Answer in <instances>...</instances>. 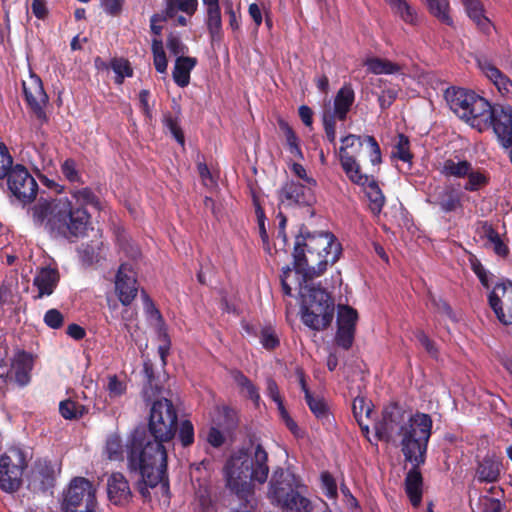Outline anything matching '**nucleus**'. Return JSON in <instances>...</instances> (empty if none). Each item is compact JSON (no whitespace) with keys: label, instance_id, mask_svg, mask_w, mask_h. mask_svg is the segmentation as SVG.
Listing matches in <instances>:
<instances>
[{"label":"nucleus","instance_id":"1","mask_svg":"<svg viewBox=\"0 0 512 512\" xmlns=\"http://www.w3.org/2000/svg\"><path fill=\"white\" fill-rule=\"evenodd\" d=\"M143 373L146 379L142 390V397L147 405H150L147 429L137 427L129 435L126 448L131 450L133 445H140L145 454H151L150 450L158 451L161 458L167 459V451L164 443L174 439L178 427V413L168 398L162 397L163 386L159 377L155 376L153 364L145 361Z\"/></svg>","mask_w":512,"mask_h":512},{"label":"nucleus","instance_id":"2","mask_svg":"<svg viewBox=\"0 0 512 512\" xmlns=\"http://www.w3.org/2000/svg\"><path fill=\"white\" fill-rule=\"evenodd\" d=\"M341 253V244L333 233L310 232L303 225L294 241L293 269L308 282L322 275L329 264L336 263Z\"/></svg>","mask_w":512,"mask_h":512},{"label":"nucleus","instance_id":"3","mask_svg":"<svg viewBox=\"0 0 512 512\" xmlns=\"http://www.w3.org/2000/svg\"><path fill=\"white\" fill-rule=\"evenodd\" d=\"M33 222L54 237L70 242L84 237L91 224V215L84 207H74L68 198L46 200L41 198L31 208Z\"/></svg>","mask_w":512,"mask_h":512},{"label":"nucleus","instance_id":"4","mask_svg":"<svg viewBox=\"0 0 512 512\" xmlns=\"http://www.w3.org/2000/svg\"><path fill=\"white\" fill-rule=\"evenodd\" d=\"M432 426L433 421L429 414L417 412L407 417L398 404H392L384 408L382 419L376 425V436L380 441L386 442L400 436L401 451L404 454L406 445L411 451L419 450L423 445L428 447Z\"/></svg>","mask_w":512,"mask_h":512},{"label":"nucleus","instance_id":"5","mask_svg":"<svg viewBox=\"0 0 512 512\" xmlns=\"http://www.w3.org/2000/svg\"><path fill=\"white\" fill-rule=\"evenodd\" d=\"M140 445H133L131 450L127 449V469L130 473H138L141 476L136 488L140 495L147 499L150 497V488L156 487L159 483L168 487L167 459L161 458V454L151 448V454H145Z\"/></svg>","mask_w":512,"mask_h":512},{"label":"nucleus","instance_id":"6","mask_svg":"<svg viewBox=\"0 0 512 512\" xmlns=\"http://www.w3.org/2000/svg\"><path fill=\"white\" fill-rule=\"evenodd\" d=\"M301 320L310 329H327L334 318V299L326 289L314 284H305L300 288Z\"/></svg>","mask_w":512,"mask_h":512},{"label":"nucleus","instance_id":"7","mask_svg":"<svg viewBox=\"0 0 512 512\" xmlns=\"http://www.w3.org/2000/svg\"><path fill=\"white\" fill-rule=\"evenodd\" d=\"M445 99L450 109L472 128L477 129L478 123L488 112L490 102L472 90L451 87L445 91Z\"/></svg>","mask_w":512,"mask_h":512},{"label":"nucleus","instance_id":"8","mask_svg":"<svg viewBox=\"0 0 512 512\" xmlns=\"http://www.w3.org/2000/svg\"><path fill=\"white\" fill-rule=\"evenodd\" d=\"M97 506L96 488L84 478H73L63 493L61 509L63 512H90Z\"/></svg>","mask_w":512,"mask_h":512},{"label":"nucleus","instance_id":"9","mask_svg":"<svg viewBox=\"0 0 512 512\" xmlns=\"http://www.w3.org/2000/svg\"><path fill=\"white\" fill-rule=\"evenodd\" d=\"M493 129L499 144L505 148L512 147V106L490 103L488 112L478 123L477 130L483 132Z\"/></svg>","mask_w":512,"mask_h":512},{"label":"nucleus","instance_id":"10","mask_svg":"<svg viewBox=\"0 0 512 512\" xmlns=\"http://www.w3.org/2000/svg\"><path fill=\"white\" fill-rule=\"evenodd\" d=\"M27 467L24 451L12 446L0 456V488L5 492H15L21 486V478Z\"/></svg>","mask_w":512,"mask_h":512},{"label":"nucleus","instance_id":"11","mask_svg":"<svg viewBox=\"0 0 512 512\" xmlns=\"http://www.w3.org/2000/svg\"><path fill=\"white\" fill-rule=\"evenodd\" d=\"M339 161L347 178L355 185L364 186L368 175L363 173L355 154L359 153L365 144L363 136L348 134L340 139Z\"/></svg>","mask_w":512,"mask_h":512},{"label":"nucleus","instance_id":"12","mask_svg":"<svg viewBox=\"0 0 512 512\" xmlns=\"http://www.w3.org/2000/svg\"><path fill=\"white\" fill-rule=\"evenodd\" d=\"M10 197L23 206L31 204L37 197L39 186L29 170L20 163L14 165L5 177Z\"/></svg>","mask_w":512,"mask_h":512},{"label":"nucleus","instance_id":"13","mask_svg":"<svg viewBox=\"0 0 512 512\" xmlns=\"http://www.w3.org/2000/svg\"><path fill=\"white\" fill-rule=\"evenodd\" d=\"M428 447L423 445L419 450L411 451L409 446L406 445V449L404 450V459L406 462L411 463L412 467L407 472L404 485L405 492L412 504L413 507H418L422 501L423 495V477L420 472V467L426 461Z\"/></svg>","mask_w":512,"mask_h":512},{"label":"nucleus","instance_id":"14","mask_svg":"<svg viewBox=\"0 0 512 512\" xmlns=\"http://www.w3.org/2000/svg\"><path fill=\"white\" fill-rule=\"evenodd\" d=\"M488 303L501 324L512 325V281L498 282L488 295Z\"/></svg>","mask_w":512,"mask_h":512},{"label":"nucleus","instance_id":"15","mask_svg":"<svg viewBox=\"0 0 512 512\" xmlns=\"http://www.w3.org/2000/svg\"><path fill=\"white\" fill-rule=\"evenodd\" d=\"M313 186L294 180L285 181L277 191L279 205L284 207H306L315 202Z\"/></svg>","mask_w":512,"mask_h":512},{"label":"nucleus","instance_id":"16","mask_svg":"<svg viewBox=\"0 0 512 512\" xmlns=\"http://www.w3.org/2000/svg\"><path fill=\"white\" fill-rule=\"evenodd\" d=\"M115 293L123 306H129L138 294L137 273L128 263H122L115 275Z\"/></svg>","mask_w":512,"mask_h":512},{"label":"nucleus","instance_id":"17","mask_svg":"<svg viewBox=\"0 0 512 512\" xmlns=\"http://www.w3.org/2000/svg\"><path fill=\"white\" fill-rule=\"evenodd\" d=\"M23 93L25 101L40 124L47 123L49 118L45 111L49 98L46 94L43 83L38 76L32 77L29 85L23 82Z\"/></svg>","mask_w":512,"mask_h":512},{"label":"nucleus","instance_id":"18","mask_svg":"<svg viewBox=\"0 0 512 512\" xmlns=\"http://www.w3.org/2000/svg\"><path fill=\"white\" fill-rule=\"evenodd\" d=\"M295 475L282 467H276L271 475L267 496L273 505H277L296 490Z\"/></svg>","mask_w":512,"mask_h":512},{"label":"nucleus","instance_id":"19","mask_svg":"<svg viewBox=\"0 0 512 512\" xmlns=\"http://www.w3.org/2000/svg\"><path fill=\"white\" fill-rule=\"evenodd\" d=\"M56 482V471L47 459L35 461L28 476V488L34 492H47L54 488Z\"/></svg>","mask_w":512,"mask_h":512},{"label":"nucleus","instance_id":"20","mask_svg":"<svg viewBox=\"0 0 512 512\" xmlns=\"http://www.w3.org/2000/svg\"><path fill=\"white\" fill-rule=\"evenodd\" d=\"M463 196V192L450 184L437 187L427 201L438 207L441 212L448 214L463 209Z\"/></svg>","mask_w":512,"mask_h":512},{"label":"nucleus","instance_id":"21","mask_svg":"<svg viewBox=\"0 0 512 512\" xmlns=\"http://www.w3.org/2000/svg\"><path fill=\"white\" fill-rule=\"evenodd\" d=\"M109 501L116 506H125L132 500V491L126 477L120 472L112 473L107 479Z\"/></svg>","mask_w":512,"mask_h":512},{"label":"nucleus","instance_id":"22","mask_svg":"<svg viewBox=\"0 0 512 512\" xmlns=\"http://www.w3.org/2000/svg\"><path fill=\"white\" fill-rule=\"evenodd\" d=\"M477 65L481 72L495 85L498 92L505 98H512V81L500 69H498L487 58L477 60Z\"/></svg>","mask_w":512,"mask_h":512},{"label":"nucleus","instance_id":"23","mask_svg":"<svg viewBox=\"0 0 512 512\" xmlns=\"http://www.w3.org/2000/svg\"><path fill=\"white\" fill-rule=\"evenodd\" d=\"M60 281L59 270L55 267L46 266L37 270L33 279V286L38 290L34 300L42 299L54 293Z\"/></svg>","mask_w":512,"mask_h":512},{"label":"nucleus","instance_id":"24","mask_svg":"<svg viewBox=\"0 0 512 512\" xmlns=\"http://www.w3.org/2000/svg\"><path fill=\"white\" fill-rule=\"evenodd\" d=\"M502 461L494 453H487L477 462L476 478L480 483H495L500 479Z\"/></svg>","mask_w":512,"mask_h":512},{"label":"nucleus","instance_id":"25","mask_svg":"<svg viewBox=\"0 0 512 512\" xmlns=\"http://www.w3.org/2000/svg\"><path fill=\"white\" fill-rule=\"evenodd\" d=\"M477 233L482 239H486L484 247L492 249L493 252L502 258L509 255L508 245L501 239L497 230L488 221H480Z\"/></svg>","mask_w":512,"mask_h":512},{"label":"nucleus","instance_id":"26","mask_svg":"<svg viewBox=\"0 0 512 512\" xmlns=\"http://www.w3.org/2000/svg\"><path fill=\"white\" fill-rule=\"evenodd\" d=\"M14 371L15 382L24 387L29 384L31 380V371L33 369V357L26 351H20L16 354L11 364V368Z\"/></svg>","mask_w":512,"mask_h":512},{"label":"nucleus","instance_id":"27","mask_svg":"<svg viewBox=\"0 0 512 512\" xmlns=\"http://www.w3.org/2000/svg\"><path fill=\"white\" fill-rule=\"evenodd\" d=\"M355 101V92L351 84H344L336 93L333 111L339 121H345Z\"/></svg>","mask_w":512,"mask_h":512},{"label":"nucleus","instance_id":"28","mask_svg":"<svg viewBox=\"0 0 512 512\" xmlns=\"http://www.w3.org/2000/svg\"><path fill=\"white\" fill-rule=\"evenodd\" d=\"M197 65V59L189 56H178L175 60L172 76L174 82L181 88L190 83V73Z\"/></svg>","mask_w":512,"mask_h":512},{"label":"nucleus","instance_id":"29","mask_svg":"<svg viewBox=\"0 0 512 512\" xmlns=\"http://www.w3.org/2000/svg\"><path fill=\"white\" fill-rule=\"evenodd\" d=\"M363 187L365 188V194L369 200L371 212L374 215L380 214L386 203V198L379 187L378 181L373 175H368V180Z\"/></svg>","mask_w":512,"mask_h":512},{"label":"nucleus","instance_id":"30","mask_svg":"<svg viewBox=\"0 0 512 512\" xmlns=\"http://www.w3.org/2000/svg\"><path fill=\"white\" fill-rule=\"evenodd\" d=\"M70 195L73 201L74 207H92L93 209L100 211L102 209V203L100 198L94 193L90 187L75 188L70 191Z\"/></svg>","mask_w":512,"mask_h":512},{"label":"nucleus","instance_id":"31","mask_svg":"<svg viewBox=\"0 0 512 512\" xmlns=\"http://www.w3.org/2000/svg\"><path fill=\"white\" fill-rule=\"evenodd\" d=\"M472 165L466 159L455 161L452 158L445 159L439 166V173L446 178H465Z\"/></svg>","mask_w":512,"mask_h":512},{"label":"nucleus","instance_id":"32","mask_svg":"<svg viewBox=\"0 0 512 512\" xmlns=\"http://www.w3.org/2000/svg\"><path fill=\"white\" fill-rule=\"evenodd\" d=\"M205 25L211 43L221 42L223 39L221 8L206 10Z\"/></svg>","mask_w":512,"mask_h":512},{"label":"nucleus","instance_id":"33","mask_svg":"<svg viewBox=\"0 0 512 512\" xmlns=\"http://www.w3.org/2000/svg\"><path fill=\"white\" fill-rule=\"evenodd\" d=\"M468 17L482 30L490 28V21L484 15L483 5L479 0H462Z\"/></svg>","mask_w":512,"mask_h":512},{"label":"nucleus","instance_id":"34","mask_svg":"<svg viewBox=\"0 0 512 512\" xmlns=\"http://www.w3.org/2000/svg\"><path fill=\"white\" fill-rule=\"evenodd\" d=\"M285 512H311L312 505L309 499L302 496L297 490L277 504Z\"/></svg>","mask_w":512,"mask_h":512},{"label":"nucleus","instance_id":"35","mask_svg":"<svg viewBox=\"0 0 512 512\" xmlns=\"http://www.w3.org/2000/svg\"><path fill=\"white\" fill-rule=\"evenodd\" d=\"M467 181L463 188L467 192H477L486 187L490 182L489 174L483 169H474L470 166L469 172L466 175Z\"/></svg>","mask_w":512,"mask_h":512},{"label":"nucleus","instance_id":"36","mask_svg":"<svg viewBox=\"0 0 512 512\" xmlns=\"http://www.w3.org/2000/svg\"><path fill=\"white\" fill-rule=\"evenodd\" d=\"M230 375L238 387L247 393V396L254 402L256 406L259 405L260 394L256 385L239 369L230 371Z\"/></svg>","mask_w":512,"mask_h":512},{"label":"nucleus","instance_id":"37","mask_svg":"<svg viewBox=\"0 0 512 512\" xmlns=\"http://www.w3.org/2000/svg\"><path fill=\"white\" fill-rule=\"evenodd\" d=\"M394 14L398 15L405 23L416 25L418 17L416 10L406 0H385Z\"/></svg>","mask_w":512,"mask_h":512},{"label":"nucleus","instance_id":"38","mask_svg":"<svg viewBox=\"0 0 512 512\" xmlns=\"http://www.w3.org/2000/svg\"><path fill=\"white\" fill-rule=\"evenodd\" d=\"M279 129L283 132L285 138H286V144L288 146L289 152L299 158L303 159L304 155L301 150L300 144H299V138L294 132L293 128L289 125V123L284 120L283 118H279L277 120Z\"/></svg>","mask_w":512,"mask_h":512},{"label":"nucleus","instance_id":"39","mask_svg":"<svg viewBox=\"0 0 512 512\" xmlns=\"http://www.w3.org/2000/svg\"><path fill=\"white\" fill-rule=\"evenodd\" d=\"M366 66L369 72L380 75V74H396L401 71V66L388 59L383 58H370L366 61Z\"/></svg>","mask_w":512,"mask_h":512},{"label":"nucleus","instance_id":"40","mask_svg":"<svg viewBox=\"0 0 512 512\" xmlns=\"http://www.w3.org/2000/svg\"><path fill=\"white\" fill-rule=\"evenodd\" d=\"M59 413L66 420H77L88 413V408L72 399H65L59 403Z\"/></svg>","mask_w":512,"mask_h":512},{"label":"nucleus","instance_id":"41","mask_svg":"<svg viewBox=\"0 0 512 512\" xmlns=\"http://www.w3.org/2000/svg\"><path fill=\"white\" fill-rule=\"evenodd\" d=\"M105 451L111 461H123L124 453L127 454L126 445H123L122 439L117 434L110 435L106 440Z\"/></svg>","mask_w":512,"mask_h":512},{"label":"nucleus","instance_id":"42","mask_svg":"<svg viewBox=\"0 0 512 512\" xmlns=\"http://www.w3.org/2000/svg\"><path fill=\"white\" fill-rule=\"evenodd\" d=\"M110 68L114 71L115 83L123 84L125 78H130L134 74V70L128 59L123 57H114L110 61Z\"/></svg>","mask_w":512,"mask_h":512},{"label":"nucleus","instance_id":"43","mask_svg":"<svg viewBox=\"0 0 512 512\" xmlns=\"http://www.w3.org/2000/svg\"><path fill=\"white\" fill-rule=\"evenodd\" d=\"M429 12L440 22L448 26H453L454 22L449 15L448 0H427Z\"/></svg>","mask_w":512,"mask_h":512},{"label":"nucleus","instance_id":"44","mask_svg":"<svg viewBox=\"0 0 512 512\" xmlns=\"http://www.w3.org/2000/svg\"><path fill=\"white\" fill-rule=\"evenodd\" d=\"M358 321V312L356 309L348 305H339L337 327L348 328L356 331Z\"/></svg>","mask_w":512,"mask_h":512},{"label":"nucleus","instance_id":"45","mask_svg":"<svg viewBox=\"0 0 512 512\" xmlns=\"http://www.w3.org/2000/svg\"><path fill=\"white\" fill-rule=\"evenodd\" d=\"M306 403L314 416L321 421H329V408L323 398H315L312 394L305 397Z\"/></svg>","mask_w":512,"mask_h":512},{"label":"nucleus","instance_id":"46","mask_svg":"<svg viewBox=\"0 0 512 512\" xmlns=\"http://www.w3.org/2000/svg\"><path fill=\"white\" fill-rule=\"evenodd\" d=\"M258 337L262 347L268 351H273L280 346V338L270 325L262 327Z\"/></svg>","mask_w":512,"mask_h":512},{"label":"nucleus","instance_id":"47","mask_svg":"<svg viewBox=\"0 0 512 512\" xmlns=\"http://www.w3.org/2000/svg\"><path fill=\"white\" fill-rule=\"evenodd\" d=\"M163 125L170 132L173 138L179 143L182 147L185 145V136L184 132L180 126L178 117L173 116L171 113H166L163 115Z\"/></svg>","mask_w":512,"mask_h":512},{"label":"nucleus","instance_id":"48","mask_svg":"<svg viewBox=\"0 0 512 512\" xmlns=\"http://www.w3.org/2000/svg\"><path fill=\"white\" fill-rule=\"evenodd\" d=\"M60 170L65 179L71 184H84L78 165L73 158H67L64 160L61 164Z\"/></svg>","mask_w":512,"mask_h":512},{"label":"nucleus","instance_id":"49","mask_svg":"<svg viewBox=\"0 0 512 512\" xmlns=\"http://www.w3.org/2000/svg\"><path fill=\"white\" fill-rule=\"evenodd\" d=\"M393 156L403 162H412L413 154L410 152V141L405 134L398 135V141L395 145Z\"/></svg>","mask_w":512,"mask_h":512},{"label":"nucleus","instance_id":"50","mask_svg":"<svg viewBox=\"0 0 512 512\" xmlns=\"http://www.w3.org/2000/svg\"><path fill=\"white\" fill-rule=\"evenodd\" d=\"M178 431V439L183 447H189L194 443V426L190 420H183Z\"/></svg>","mask_w":512,"mask_h":512},{"label":"nucleus","instance_id":"51","mask_svg":"<svg viewBox=\"0 0 512 512\" xmlns=\"http://www.w3.org/2000/svg\"><path fill=\"white\" fill-rule=\"evenodd\" d=\"M365 145L369 152V159L373 166H377L382 162L381 149L374 136H363Z\"/></svg>","mask_w":512,"mask_h":512},{"label":"nucleus","instance_id":"52","mask_svg":"<svg viewBox=\"0 0 512 512\" xmlns=\"http://www.w3.org/2000/svg\"><path fill=\"white\" fill-rule=\"evenodd\" d=\"M14 165L9 149L3 142H0V180L5 179Z\"/></svg>","mask_w":512,"mask_h":512},{"label":"nucleus","instance_id":"53","mask_svg":"<svg viewBox=\"0 0 512 512\" xmlns=\"http://www.w3.org/2000/svg\"><path fill=\"white\" fill-rule=\"evenodd\" d=\"M355 332L356 331L350 330L348 328L337 327L335 334L336 344L344 350H349L353 345Z\"/></svg>","mask_w":512,"mask_h":512},{"label":"nucleus","instance_id":"54","mask_svg":"<svg viewBox=\"0 0 512 512\" xmlns=\"http://www.w3.org/2000/svg\"><path fill=\"white\" fill-rule=\"evenodd\" d=\"M106 389L109 397L114 399L121 397L126 393L127 385L124 381H121L117 375H111L108 377Z\"/></svg>","mask_w":512,"mask_h":512},{"label":"nucleus","instance_id":"55","mask_svg":"<svg viewBox=\"0 0 512 512\" xmlns=\"http://www.w3.org/2000/svg\"><path fill=\"white\" fill-rule=\"evenodd\" d=\"M469 262H470L472 271L476 274L480 283L485 288L488 289L490 287L489 276H488V272L482 265L481 261L475 255H471L469 257Z\"/></svg>","mask_w":512,"mask_h":512},{"label":"nucleus","instance_id":"56","mask_svg":"<svg viewBox=\"0 0 512 512\" xmlns=\"http://www.w3.org/2000/svg\"><path fill=\"white\" fill-rule=\"evenodd\" d=\"M43 321L51 329H60L64 324V316L58 309L51 308L45 312Z\"/></svg>","mask_w":512,"mask_h":512},{"label":"nucleus","instance_id":"57","mask_svg":"<svg viewBox=\"0 0 512 512\" xmlns=\"http://www.w3.org/2000/svg\"><path fill=\"white\" fill-rule=\"evenodd\" d=\"M167 48L170 53L175 56H184L188 52V47L181 41L178 36L170 34L167 38Z\"/></svg>","mask_w":512,"mask_h":512},{"label":"nucleus","instance_id":"58","mask_svg":"<svg viewBox=\"0 0 512 512\" xmlns=\"http://www.w3.org/2000/svg\"><path fill=\"white\" fill-rule=\"evenodd\" d=\"M481 503L482 512H503L506 507L501 500L489 496H483Z\"/></svg>","mask_w":512,"mask_h":512},{"label":"nucleus","instance_id":"59","mask_svg":"<svg viewBox=\"0 0 512 512\" xmlns=\"http://www.w3.org/2000/svg\"><path fill=\"white\" fill-rule=\"evenodd\" d=\"M320 478L326 496L330 498L337 496V485L331 473L324 471L321 473Z\"/></svg>","mask_w":512,"mask_h":512},{"label":"nucleus","instance_id":"60","mask_svg":"<svg viewBox=\"0 0 512 512\" xmlns=\"http://www.w3.org/2000/svg\"><path fill=\"white\" fill-rule=\"evenodd\" d=\"M159 338H160L162 344L159 345V347H158V353H159V356L161 358L163 365H166V358L169 354L170 346H171L170 337L167 333L166 328H160Z\"/></svg>","mask_w":512,"mask_h":512},{"label":"nucleus","instance_id":"61","mask_svg":"<svg viewBox=\"0 0 512 512\" xmlns=\"http://www.w3.org/2000/svg\"><path fill=\"white\" fill-rule=\"evenodd\" d=\"M142 292H143V295L145 298V310H146L147 315L150 318L155 319L158 322V324L161 326L160 328H166L161 312L155 306L153 301L148 297V295L144 291H142Z\"/></svg>","mask_w":512,"mask_h":512},{"label":"nucleus","instance_id":"62","mask_svg":"<svg viewBox=\"0 0 512 512\" xmlns=\"http://www.w3.org/2000/svg\"><path fill=\"white\" fill-rule=\"evenodd\" d=\"M352 410L354 417L356 418L359 425H361V417L365 413L366 416H369L372 412L369 405L366 404L365 399L363 397H356L353 401Z\"/></svg>","mask_w":512,"mask_h":512},{"label":"nucleus","instance_id":"63","mask_svg":"<svg viewBox=\"0 0 512 512\" xmlns=\"http://www.w3.org/2000/svg\"><path fill=\"white\" fill-rule=\"evenodd\" d=\"M398 96V90L396 88L383 89L381 94L378 96L379 106L382 110L388 109Z\"/></svg>","mask_w":512,"mask_h":512},{"label":"nucleus","instance_id":"64","mask_svg":"<svg viewBox=\"0 0 512 512\" xmlns=\"http://www.w3.org/2000/svg\"><path fill=\"white\" fill-rule=\"evenodd\" d=\"M293 174L299 179L303 180L304 183L308 186H316L317 182L313 177L308 176L305 167L297 162H293L290 166Z\"/></svg>","mask_w":512,"mask_h":512}]
</instances>
